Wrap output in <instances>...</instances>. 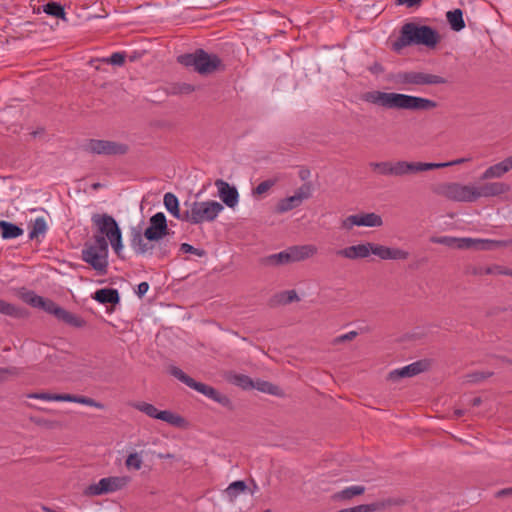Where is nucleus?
Returning <instances> with one entry per match:
<instances>
[{
  "label": "nucleus",
  "instance_id": "17",
  "mask_svg": "<svg viewBox=\"0 0 512 512\" xmlns=\"http://www.w3.org/2000/svg\"><path fill=\"white\" fill-rule=\"evenodd\" d=\"M370 254L379 257L381 260H407L409 252L401 248L388 247L381 244L369 242Z\"/></svg>",
  "mask_w": 512,
  "mask_h": 512
},
{
  "label": "nucleus",
  "instance_id": "49",
  "mask_svg": "<svg viewBox=\"0 0 512 512\" xmlns=\"http://www.w3.org/2000/svg\"><path fill=\"white\" fill-rule=\"evenodd\" d=\"M180 251L183 253L195 254L198 257H203L206 254V252L204 250L195 248L188 243H182L180 245Z\"/></svg>",
  "mask_w": 512,
  "mask_h": 512
},
{
  "label": "nucleus",
  "instance_id": "51",
  "mask_svg": "<svg viewBox=\"0 0 512 512\" xmlns=\"http://www.w3.org/2000/svg\"><path fill=\"white\" fill-rule=\"evenodd\" d=\"M274 184L275 181L273 180L263 181L260 184H258L257 187L253 190V194L262 195L266 193Z\"/></svg>",
  "mask_w": 512,
  "mask_h": 512
},
{
  "label": "nucleus",
  "instance_id": "14",
  "mask_svg": "<svg viewBox=\"0 0 512 512\" xmlns=\"http://www.w3.org/2000/svg\"><path fill=\"white\" fill-rule=\"evenodd\" d=\"M169 373L182 383L186 384L188 387L204 394L205 396L219 403L222 402V397L218 391H216L211 386L195 381L193 378L184 373L180 368L176 366H171L169 368Z\"/></svg>",
  "mask_w": 512,
  "mask_h": 512
},
{
  "label": "nucleus",
  "instance_id": "10",
  "mask_svg": "<svg viewBox=\"0 0 512 512\" xmlns=\"http://www.w3.org/2000/svg\"><path fill=\"white\" fill-rule=\"evenodd\" d=\"M84 150L88 153L103 155V156H118L124 155L128 152L129 147L125 143L90 139L85 145Z\"/></svg>",
  "mask_w": 512,
  "mask_h": 512
},
{
  "label": "nucleus",
  "instance_id": "47",
  "mask_svg": "<svg viewBox=\"0 0 512 512\" xmlns=\"http://www.w3.org/2000/svg\"><path fill=\"white\" fill-rule=\"evenodd\" d=\"M312 194V185L311 183H306L302 185L296 192L295 196L302 203L305 199H308Z\"/></svg>",
  "mask_w": 512,
  "mask_h": 512
},
{
  "label": "nucleus",
  "instance_id": "56",
  "mask_svg": "<svg viewBox=\"0 0 512 512\" xmlns=\"http://www.w3.org/2000/svg\"><path fill=\"white\" fill-rule=\"evenodd\" d=\"M31 420L38 426H43L46 428H53L55 427L56 422L50 421L43 418H31Z\"/></svg>",
  "mask_w": 512,
  "mask_h": 512
},
{
  "label": "nucleus",
  "instance_id": "31",
  "mask_svg": "<svg viewBox=\"0 0 512 512\" xmlns=\"http://www.w3.org/2000/svg\"><path fill=\"white\" fill-rule=\"evenodd\" d=\"M0 232L3 239H14L21 236L24 231L11 222L0 220Z\"/></svg>",
  "mask_w": 512,
  "mask_h": 512
},
{
  "label": "nucleus",
  "instance_id": "61",
  "mask_svg": "<svg viewBox=\"0 0 512 512\" xmlns=\"http://www.w3.org/2000/svg\"><path fill=\"white\" fill-rule=\"evenodd\" d=\"M350 512H371L369 504H361L358 506L350 507Z\"/></svg>",
  "mask_w": 512,
  "mask_h": 512
},
{
  "label": "nucleus",
  "instance_id": "15",
  "mask_svg": "<svg viewBox=\"0 0 512 512\" xmlns=\"http://www.w3.org/2000/svg\"><path fill=\"white\" fill-rule=\"evenodd\" d=\"M382 225V217L374 212L349 215L340 222V228L346 231H351L355 226L381 227Z\"/></svg>",
  "mask_w": 512,
  "mask_h": 512
},
{
  "label": "nucleus",
  "instance_id": "23",
  "mask_svg": "<svg viewBox=\"0 0 512 512\" xmlns=\"http://www.w3.org/2000/svg\"><path fill=\"white\" fill-rule=\"evenodd\" d=\"M290 263L300 262L314 257L318 253L315 245H295L287 248Z\"/></svg>",
  "mask_w": 512,
  "mask_h": 512
},
{
  "label": "nucleus",
  "instance_id": "3",
  "mask_svg": "<svg viewBox=\"0 0 512 512\" xmlns=\"http://www.w3.org/2000/svg\"><path fill=\"white\" fill-rule=\"evenodd\" d=\"M92 226L94 228V239H106L114 252L121 256L123 249L122 233L116 220L108 214L95 213L91 217Z\"/></svg>",
  "mask_w": 512,
  "mask_h": 512
},
{
  "label": "nucleus",
  "instance_id": "7",
  "mask_svg": "<svg viewBox=\"0 0 512 512\" xmlns=\"http://www.w3.org/2000/svg\"><path fill=\"white\" fill-rule=\"evenodd\" d=\"M178 62L186 67H194L195 71L203 75L214 72L221 65V59L218 56L208 54L202 49L180 55Z\"/></svg>",
  "mask_w": 512,
  "mask_h": 512
},
{
  "label": "nucleus",
  "instance_id": "54",
  "mask_svg": "<svg viewBox=\"0 0 512 512\" xmlns=\"http://www.w3.org/2000/svg\"><path fill=\"white\" fill-rule=\"evenodd\" d=\"M17 374L18 369L16 367L0 368V383L5 382L9 376Z\"/></svg>",
  "mask_w": 512,
  "mask_h": 512
},
{
  "label": "nucleus",
  "instance_id": "26",
  "mask_svg": "<svg viewBox=\"0 0 512 512\" xmlns=\"http://www.w3.org/2000/svg\"><path fill=\"white\" fill-rule=\"evenodd\" d=\"M502 267L501 265H491L487 267L482 265H469L466 267L465 274L471 276L501 275Z\"/></svg>",
  "mask_w": 512,
  "mask_h": 512
},
{
  "label": "nucleus",
  "instance_id": "62",
  "mask_svg": "<svg viewBox=\"0 0 512 512\" xmlns=\"http://www.w3.org/2000/svg\"><path fill=\"white\" fill-rule=\"evenodd\" d=\"M215 185L218 189V195H219L220 199L224 202V180L218 179L215 182Z\"/></svg>",
  "mask_w": 512,
  "mask_h": 512
},
{
  "label": "nucleus",
  "instance_id": "29",
  "mask_svg": "<svg viewBox=\"0 0 512 512\" xmlns=\"http://www.w3.org/2000/svg\"><path fill=\"white\" fill-rule=\"evenodd\" d=\"M365 487L361 485H355L347 487L333 495V499L336 501H347L351 500L355 496L364 494Z\"/></svg>",
  "mask_w": 512,
  "mask_h": 512
},
{
  "label": "nucleus",
  "instance_id": "60",
  "mask_svg": "<svg viewBox=\"0 0 512 512\" xmlns=\"http://www.w3.org/2000/svg\"><path fill=\"white\" fill-rule=\"evenodd\" d=\"M368 69L372 74L375 75H379L384 72V68L379 62H374Z\"/></svg>",
  "mask_w": 512,
  "mask_h": 512
},
{
  "label": "nucleus",
  "instance_id": "38",
  "mask_svg": "<svg viewBox=\"0 0 512 512\" xmlns=\"http://www.w3.org/2000/svg\"><path fill=\"white\" fill-rule=\"evenodd\" d=\"M369 166L373 171L383 176H393L394 162L382 161V162H371Z\"/></svg>",
  "mask_w": 512,
  "mask_h": 512
},
{
  "label": "nucleus",
  "instance_id": "6",
  "mask_svg": "<svg viewBox=\"0 0 512 512\" xmlns=\"http://www.w3.org/2000/svg\"><path fill=\"white\" fill-rule=\"evenodd\" d=\"M431 191L440 197L453 202H475L473 184L459 182H441L434 184Z\"/></svg>",
  "mask_w": 512,
  "mask_h": 512
},
{
  "label": "nucleus",
  "instance_id": "33",
  "mask_svg": "<svg viewBox=\"0 0 512 512\" xmlns=\"http://www.w3.org/2000/svg\"><path fill=\"white\" fill-rule=\"evenodd\" d=\"M253 389H257L260 392L267 393V394L274 395V396H279V397L284 396V392L279 386L274 385L268 381H263V380H259V379L254 381Z\"/></svg>",
  "mask_w": 512,
  "mask_h": 512
},
{
  "label": "nucleus",
  "instance_id": "52",
  "mask_svg": "<svg viewBox=\"0 0 512 512\" xmlns=\"http://www.w3.org/2000/svg\"><path fill=\"white\" fill-rule=\"evenodd\" d=\"M104 61L109 64H112V65L121 66L125 62V54L116 52V53H113L109 58L105 59Z\"/></svg>",
  "mask_w": 512,
  "mask_h": 512
},
{
  "label": "nucleus",
  "instance_id": "64",
  "mask_svg": "<svg viewBox=\"0 0 512 512\" xmlns=\"http://www.w3.org/2000/svg\"><path fill=\"white\" fill-rule=\"evenodd\" d=\"M160 254L159 257L164 258L170 253V249L168 248L167 244H161L160 247Z\"/></svg>",
  "mask_w": 512,
  "mask_h": 512
},
{
  "label": "nucleus",
  "instance_id": "43",
  "mask_svg": "<svg viewBox=\"0 0 512 512\" xmlns=\"http://www.w3.org/2000/svg\"><path fill=\"white\" fill-rule=\"evenodd\" d=\"M43 11L51 16L57 17V18H64L65 11L64 8L56 3V2H49L43 6Z\"/></svg>",
  "mask_w": 512,
  "mask_h": 512
},
{
  "label": "nucleus",
  "instance_id": "46",
  "mask_svg": "<svg viewBox=\"0 0 512 512\" xmlns=\"http://www.w3.org/2000/svg\"><path fill=\"white\" fill-rule=\"evenodd\" d=\"M470 161H472L471 157H462V158H458V159H455V160H452L449 162L431 163V165L433 166L432 170H435V169H440V168H445V167L461 165V164H464V163H467Z\"/></svg>",
  "mask_w": 512,
  "mask_h": 512
},
{
  "label": "nucleus",
  "instance_id": "59",
  "mask_svg": "<svg viewBox=\"0 0 512 512\" xmlns=\"http://www.w3.org/2000/svg\"><path fill=\"white\" fill-rule=\"evenodd\" d=\"M196 90L194 85L182 83L178 86V92L181 94H190Z\"/></svg>",
  "mask_w": 512,
  "mask_h": 512
},
{
  "label": "nucleus",
  "instance_id": "22",
  "mask_svg": "<svg viewBox=\"0 0 512 512\" xmlns=\"http://www.w3.org/2000/svg\"><path fill=\"white\" fill-rule=\"evenodd\" d=\"M336 255L348 260H358L367 258L370 255L369 242L359 243L337 250Z\"/></svg>",
  "mask_w": 512,
  "mask_h": 512
},
{
  "label": "nucleus",
  "instance_id": "16",
  "mask_svg": "<svg viewBox=\"0 0 512 512\" xmlns=\"http://www.w3.org/2000/svg\"><path fill=\"white\" fill-rule=\"evenodd\" d=\"M169 234L166 216L162 212L154 214L149 219V226L144 231V236L148 241H159Z\"/></svg>",
  "mask_w": 512,
  "mask_h": 512
},
{
  "label": "nucleus",
  "instance_id": "48",
  "mask_svg": "<svg viewBox=\"0 0 512 512\" xmlns=\"http://www.w3.org/2000/svg\"><path fill=\"white\" fill-rule=\"evenodd\" d=\"M493 375V372H474L466 376L467 382L477 383L489 378Z\"/></svg>",
  "mask_w": 512,
  "mask_h": 512
},
{
  "label": "nucleus",
  "instance_id": "11",
  "mask_svg": "<svg viewBox=\"0 0 512 512\" xmlns=\"http://www.w3.org/2000/svg\"><path fill=\"white\" fill-rule=\"evenodd\" d=\"M132 407L153 419L162 420L175 427H184L186 424L185 419L180 415L169 410L160 411L154 405L147 402H135L132 404Z\"/></svg>",
  "mask_w": 512,
  "mask_h": 512
},
{
  "label": "nucleus",
  "instance_id": "40",
  "mask_svg": "<svg viewBox=\"0 0 512 512\" xmlns=\"http://www.w3.org/2000/svg\"><path fill=\"white\" fill-rule=\"evenodd\" d=\"M143 465V459L140 453H130L125 460V467L128 470H140Z\"/></svg>",
  "mask_w": 512,
  "mask_h": 512
},
{
  "label": "nucleus",
  "instance_id": "5",
  "mask_svg": "<svg viewBox=\"0 0 512 512\" xmlns=\"http://www.w3.org/2000/svg\"><path fill=\"white\" fill-rule=\"evenodd\" d=\"M432 243L442 244L457 249H473V250H493L507 246L511 241L506 240H489L474 238H456L449 236H434L430 238Z\"/></svg>",
  "mask_w": 512,
  "mask_h": 512
},
{
  "label": "nucleus",
  "instance_id": "37",
  "mask_svg": "<svg viewBox=\"0 0 512 512\" xmlns=\"http://www.w3.org/2000/svg\"><path fill=\"white\" fill-rule=\"evenodd\" d=\"M105 486L104 480L101 478L98 482L86 486L83 490V495L86 497H97L108 494Z\"/></svg>",
  "mask_w": 512,
  "mask_h": 512
},
{
  "label": "nucleus",
  "instance_id": "13",
  "mask_svg": "<svg viewBox=\"0 0 512 512\" xmlns=\"http://www.w3.org/2000/svg\"><path fill=\"white\" fill-rule=\"evenodd\" d=\"M475 202L480 198L502 197L511 191L510 184L500 181H481L479 185L473 184Z\"/></svg>",
  "mask_w": 512,
  "mask_h": 512
},
{
  "label": "nucleus",
  "instance_id": "41",
  "mask_svg": "<svg viewBox=\"0 0 512 512\" xmlns=\"http://www.w3.org/2000/svg\"><path fill=\"white\" fill-rule=\"evenodd\" d=\"M298 300L299 297L295 290L283 291L275 296L276 303L282 305H286Z\"/></svg>",
  "mask_w": 512,
  "mask_h": 512
},
{
  "label": "nucleus",
  "instance_id": "50",
  "mask_svg": "<svg viewBox=\"0 0 512 512\" xmlns=\"http://www.w3.org/2000/svg\"><path fill=\"white\" fill-rule=\"evenodd\" d=\"M76 403H80L83 405L95 407L97 409H103L104 405L100 402L95 401L92 398L86 397V396H77Z\"/></svg>",
  "mask_w": 512,
  "mask_h": 512
},
{
  "label": "nucleus",
  "instance_id": "28",
  "mask_svg": "<svg viewBox=\"0 0 512 512\" xmlns=\"http://www.w3.org/2000/svg\"><path fill=\"white\" fill-rule=\"evenodd\" d=\"M94 299L102 304H116L119 302V293L116 289L103 288L95 292Z\"/></svg>",
  "mask_w": 512,
  "mask_h": 512
},
{
  "label": "nucleus",
  "instance_id": "35",
  "mask_svg": "<svg viewBox=\"0 0 512 512\" xmlns=\"http://www.w3.org/2000/svg\"><path fill=\"white\" fill-rule=\"evenodd\" d=\"M447 21L454 31H460L465 27V22L463 20V13L461 9H455L453 11H448L446 13Z\"/></svg>",
  "mask_w": 512,
  "mask_h": 512
},
{
  "label": "nucleus",
  "instance_id": "9",
  "mask_svg": "<svg viewBox=\"0 0 512 512\" xmlns=\"http://www.w3.org/2000/svg\"><path fill=\"white\" fill-rule=\"evenodd\" d=\"M223 206L215 201L194 202L184 212L183 221L193 224L212 221L222 211Z\"/></svg>",
  "mask_w": 512,
  "mask_h": 512
},
{
  "label": "nucleus",
  "instance_id": "44",
  "mask_svg": "<svg viewBox=\"0 0 512 512\" xmlns=\"http://www.w3.org/2000/svg\"><path fill=\"white\" fill-rule=\"evenodd\" d=\"M238 191L234 186L226 183V206L234 208L238 203Z\"/></svg>",
  "mask_w": 512,
  "mask_h": 512
},
{
  "label": "nucleus",
  "instance_id": "24",
  "mask_svg": "<svg viewBox=\"0 0 512 512\" xmlns=\"http://www.w3.org/2000/svg\"><path fill=\"white\" fill-rule=\"evenodd\" d=\"M149 242L145 238L144 233L138 229H132L130 245L137 255H144L153 249V245Z\"/></svg>",
  "mask_w": 512,
  "mask_h": 512
},
{
  "label": "nucleus",
  "instance_id": "18",
  "mask_svg": "<svg viewBox=\"0 0 512 512\" xmlns=\"http://www.w3.org/2000/svg\"><path fill=\"white\" fill-rule=\"evenodd\" d=\"M431 163L428 162H409L406 160H398L394 162V177H404L420 172L432 170Z\"/></svg>",
  "mask_w": 512,
  "mask_h": 512
},
{
  "label": "nucleus",
  "instance_id": "45",
  "mask_svg": "<svg viewBox=\"0 0 512 512\" xmlns=\"http://www.w3.org/2000/svg\"><path fill=\"white\" fill-rule=\"evenodd\" d=\"M21 298L25 303L31 305L32 307H36V308L40 307V304L42 303V299H43V297L35 294L32 291L23 293Z\"/></svg>",
  "mask_w": 512,
  "mask_h": 512
},
{
  "label": "nucleus",
  "instance_id": "58",
  "mask_svg": "<svg viewBox=\"0 0 512 512\" xmlns=\"http://www.w3.org/2000/svg\"><path fill=\"white\" fill-rule=\"evenodd\" d=\"M55 401L75 402L77 400L76 395L71 394H55Z\"/></svg>",
  "mask_w": 512,
  "mask_h": 512
},
{
  "label": "nucleus",
  "instance_id": "36",
  "mask_svg": "<svg viewBox=\"0 0 512 512\" xmlns=\"http://www.w3.org/2000/svg\"><path fill=\"white\" fill-rule=\"evenodd\" d=\"M228 380L240 387L243 390H250L253 389L254 380H252L249 376L243 375V374H232L230 373L228 375Z\"/></svg>",
  "mask_w": 512,
  "mask_h": 512
},
{
  "label": "nucleus",
  "instance_id": "20",
  "mask_svg": "<svg viewBox=\"0 0 512 512\" xmlns=\"http://www.w3.org/2000/svg\"><path fill=\"white\" fill-rule=\"evenodd\" d=\"M512 170V156L487 167L480 175V181L501 179Z\"/></svg>",
  "mask_w": 512,
  "mask_h": 512
},
{
  "label": "nucleus",
  "instance_id": "12",
  "mask_svg": "<svg viewBox=\"0 0 512 512\" xmlns=\"http://www.w3.org/2000/svg\"><path fill=\"white\" fill-rule=\"evenodd\" d=\"M39 308L72 327L81 328L86 324L83 318L65 310L50 299L43 298Z\"/></svg>",
  "mask_w": 512,
  "mask_h": 512
},
{
  "label": "nucleus",
  "instance_id": "19",
  "mask_svg": "<svg viewBox=\"0 0 512 512\" xmlns=\"http://www.w3.org/2000/svg\"><path fill=\"white\" fill-rule=\"evenodd\" d=\"M430 367L429 360H420L400 369H395L388 374V380L396 382L401 378L416 376Z\"/></svg>",
  "mask_w": 512,
  "mask_h": 512
},
{
  "label": "nucleus",
  "instance_id": "4",
  "mask_svg": "<svg viewBox=\"0 0 512 512\" xmlns=\"http://www.w3.org/2000/svg\"><path fill=\"white\" fill-rule=\"evenodd\" d=\"M108 241L106 239H92L84 243L81 258L96 272L106 274L108 268Z\"/></svg>",
  "mask_w": 512,
  "mask_h": 512
},
{
  "label": "nucleus",
  "instance_id": "1",
  "mask_svg": "<svg viewBox=\"0 0 512 512\" xmlns=\"http://www.w3.org/2000/svg\"><path fill=\"white\" fill-rule=\"evenodd\" d=\"M361 100L387 110L431 111L438 103L429 98L380 90H370L361 94Z\"/></svg>",
  "mask_w": 512,
  "mask_h": 512
},
{
  "label": "nucleus",
  "instance_id": "8",
  "mask_svg": "<svg viewBox=\"0 0 512 512\" xmlns=\"http://www.w3.org/2000/svg\"><path fill=\"white\" fill-rule=\"evenodd\" d=\"M392 81L404 89H409L411 86L439 85L447 82L442 76L413 70L395 73L392 76Z\"/></svg>",
  "mask_w": 512,
  "mask_h": 512
},
{
  "label": "nucleus",
  "instance_id": "21",
  "mask_svg": "<svg viewBox=\"0 0 512 512\" xmlns=\"http://www.w3.org/2000/svg\"><path fill=\"white\" fill-rule=\"evenodd\" d=\"M253 491L243 480H237L226 487V501L230 504L239 503L244 497L252 495Z\"/></svg>",
  "mask_w": 512,
  "mask_h": 512
},
{
  "label": "nucleus",
  "instance_id": "25",
  "mask_svg": "<svg viewBox=\"0 0 512 512\" xmlns=\"http://www.w3.org/2000/svg\"><path fill=\"white\" fill-rule=\"evenodd\" d=\"M260 263L265 267H278L291 264L287 249L261 258Z\"/></svg>",
  "mask_w": 512,
  "mask_h": 512
},
{
  "label": "nucleus",
  "instance_id": "39",
  "mask_svg": "<svg viewBox=\"0 0 512 512\" xmlns=\"http://www.w3.org/2000/svg\"><path fill=\"white\" fill-rule=\"evenodd\" d=\"M301 204V202L298 200V198L295 195H292L290 197H287L285 199H282L278 205H277V211L278 212H287L290 211L296 207H298Z\"/></svg>",
  "mask_w": 512,
  "mask_h": 512
},
{
  "label": "nucleus",
  "instance_id": "30",
  "mask_svg": "<svg viewBox=\"0 0 512 512\" xmlns=\"http://www.w3.org/2000/svg\"><path fill=\"white\" fill-rule=\"evenodd\" d=\"M404 503V500L400 498H385L375 502L369 503L371 512L385 511L393 506H400Z\"/></svg>",
  "mask_w": 512,
  "mask_h": 512
},
{
  "label": "nucleus",
  "instance_id": "53",
  "mask_svg": "<svg viewBox=\"0 0 512 512\" xmlns=\"http://www.w3.org/2000/svg\"><path fill=\"white\" fill-rule=\"evenodd\" d=\"M358 333L356 331H350L346 334H343L341 336H338L334 338L333 344L338 345L347 341H352L357 337Z\"/></svg>",
  "mask_w": 512,
  "mask_h": 512
},
{
  "label": "nucleus",
  "instance_id": "57",
  "mask_svg": "<svg viewBox=\"0 0 512 512\" xmlns=\"http://www.w3.org/2000/svg\"><path fill=\"white\" fill-rule=\"evenodd\" d=\"M423 0H396L397 5H404L408 8L419 7Z\"/></svg>",
  "mask_w": 512,
  "mask_h": 512
},
{
  "label": "nucleus",
  "instance_id": "32",
  "mask_svg": "<svg viewBox=\"0 0 512 512\" xmlns=\"http://www.w3.org/2000/svg\"><path fill=\"white\" fill-rule=\"evenodd\" d=\"M163 203L168 212H170L174 217L183 220L184 212H180L179 201L173 193H166L163 198Z\"/></svg>",
  "mask_w": 512,
  "mask_h": 512
},
{
  "label": "nucleus",
  "instance_id": "42",
  "mask_svg": "<svg viewBox=\"0 0 512 512\" xmlns=\"http://www.w3.org/2000/svg\"><path fill=\"white\" fill-rule=\"evenodd\" d=\"M47 225L46 221L43 217H39L35 219L32 225V229L29 233V238L34 239L37 238L39 235L44 234L46 232Z\"/></svg>",
  "mask_w": 512,
  "mask_h": 512
},
{
  "label": "nucleus",
  "instance_id": "34",
  "mask_svg": "<svg viewBox=\"0 0 512 512\" xmlns=\"http://www.w3.org/2000/svg\"><path fill=\"white\" fill-rule=\"evenodd\" d=\"M0 314L13 318H24L27 316V312L24 309H21L2 299H0Z\"/></svg>",
  "mask_w": 512,
  "mask_h": 512
},
{
  "label": "nucleus",
  "instance_id": "55",
  "mask_svg": "<svg viewBox=\"0 0 512 512\" xmlns=\"http://www.w3.org/2000/svg\"><path fill=\"white\" fill-rule=\"evenodd\" d=\"M54 397H55V394H49V393H31L28 395V398L40 399V400H46V401H55Z\"/></svg>",
  "mask_w": 512,
  "mask_h": 512
},
{
  "label": "nucleus",
  "instance_id": "63",
  "mask_svg": "<svg viewBox=\"0 0 512 512\" xmlns=\"http://www.w3.org/2000/svg\"><path fill=\"white\" fill-rule=\"evenodd\" d=\"M148 289H149V284L147 282H141L138 285V290H137L138 296L139 297L144 296L147 293Z\"/></svg>",
  "mask_w": 512,
  "mask_h": 512
},
{
  "label": "nucleus",
  "instance_id": "2",
  "mask_svg": "<svg viewBox=\"0 0 512 512\" xmlns=\"http://www.w3.org/2000/svg\"><path fill=\"white\" fill-rule=\"evenodd\" d=\"M439 41L440 36L432 27L409 22L402 26L400 36L393 44V49L399 51L411 45H424L434 48Z\"/></svg>",
  "mask_w": 512,
  "mask_h": 512
},
{
  "label": "nucleus",
  "instance_id": "27",
  "mask_svg": "<svg viewBox=\"0 0 512 512\" xmlns=\"http://www.w3.org/2000/svg\"><path fill=\"white\" fill-rule=\"evenodd\" d=\"M107 493H114L124 489L131 481L129 476H110L103 478Z\"/></svg>",
  "mask_w": 512,
  "mask_h": 512
}]
</instances>
